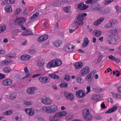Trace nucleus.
Instances as JSON below:
<instances>
[{"mask_svg": "<svg viewBox=\"0 0 121 121\" xmlns=\"http://www.w3.org/2000/svg\"><path fill=\"white\" fill-rule=\"evenodd\" d=\"M87 15L86 13H83L79 14L77 18L75 23L78 25H82L83 24V20L84 19V17Z\"/></svg>", "mask_w": 121, "mask_h": 121, "instance_id": "7ed1b4c3", "label": "nucleus"}, {"mask_svg": "<svg viewBox=\"0 0 121 121\" xmlns=\"http://www.w3.org/2000/svg\"><path fill=\"white\" fill-rule=\"evenodd\" d=\"M15 22L17 23L20 26H23V24L26 22L25 19L23 17H21L16 19L14 21Z\"/></svg>", "mask_w": 121, "mask_h": 121, "instance_id": "0eeeda50", "label": "nucleus"}, {"mask_svg": "<svg viewBox=\"0 0 121 121\" xmlns=\"http://www.w3.org/2000/svg\"><path fill=\"white\" fill-rule=\"evenodd\" d=\"M21 11V10L20 9L17 8L14 11V13L15 14H18L20 13Z\"/></svg>", "mask_w": 121, "mask_h": 121, "instance_id": "a18cd8bd", "label": "nucleus"}, {"mask_svg": "<svg viewBox=\"0 0 121 121\" xmlns=\"http://www.w3.org/2000/svg\"><path fill=\"white\" fill-rule=\"evenodd\" d=\"M73 118V116L72 115L68 116L66 117L67 120H69L72 119Z\"/></svg>", "mask_w": 121, "mask_h": 121, "instance_id": "69168bd1", "label": "nucleus"}, {"mask_svg": "<svg viewBox=\"0 0 121 121\" xmlns=\"http://www.w3.org/2000/svg\"><path fill=\"white\" fill-rule=\"evenodd\" d=\"M77 81L78 83H81L83 82V81L82 78H78L77 79Z\"/></svg>", "mask_w": 121, "mask_h": 121, "instance_id": "bf43d9fd", "label": "nucleus"}, {"mask_svg": "<svg viewBox=\"0 0 121 121\" xmlns=\"http://www.w3.org/2000/svg\"><path fill=\"white\" fill-rule=\"evenodd\" d=\"M7 4H8V0L4 1L1 3V4L2 5H6Z\"/></svg>", "mask_w": 121, "mask_h": 121, "instance_id": "052dcab7", "label": "nucleus"}, {"mask_svg": "<svg viewBox=\"0 0 121 121\" xmlns=\"http://www.w3.org/2000/svg\"><path fill=\"white\" fill-rule=\"evenodd\" d=\"M62 43V41L61 40H58L55 42L54 44L56 46L58 47Z\"/></svg>", "mask_w": 121, "mask_h": 121, "instance_id": "7c9ffc66", "label": "nucleus"}, {"mask_svg": "<svg viewBox=\"0 0 121 121\" xmlns=\"http://www.w3.org/2000/svg\"><path fill=\"white\" fill-rule=\"evenodd\" d=\"M114 0H106L105 3V4H109L112 2Z\"/></svg>", "mask_w": 121, "mask_h": 121, "instance_id": "4d7b16f0", "label": "nucleus"}, {"mask_svg": "<svg viewBox=\"0 0 121 121\" xmlns=\"http://www.w3.org/2000/svg\"><path fill=\"white\" fill-rule=\"evenodd\" d=\"M68 84L66 82H63L60 84V86L61 88H65L68 86Z\"/></svg>", "mask_w": 121, "mask_h": 121, "instance_id": "2f4dec72", "label": "nucleus"}, {"mask_svg": "<svg viewBox=\"0 0 121 121\" xmlns=\"http://www.w3.org/2000/svg\"><path fill=\"white\" fill-rule=\"evenodd\" d=\"M48 38H38L37 41L38 42H43L46 40Z\"/></svg>", "mask_w": 121, "mask_h": 121, "instance_id": "3c124183", "label": "nucleus"}, {"mask_svg": "<svg viewBox=\"0 0 121 121\" xmlns=\"http://www.w3.org/2000/svg\"><path fill=\"white\" fill-rule=\"evenodd\" d=\"M108 58L109 59L112 60H113L115 59V57L112 55H110L108 56Z\"/></svg>", "mask_w": 121, "mask_h": 121, "instance_id": "774afa93", "label": "nucleus"}, {"mask_svg": "<svg viewBox=\"0 0 121 121\" xmlns=\"http://www.w3.org/2000/svg\"><path fill=\"white\" fill-rule=\"evenodd\" d=\"M70 9V8L69 7H66L64 8H63V9L64 10L65 12V13H69Z\"/></svg>", "mask_w": 121, "mask_h": 121, "instance_id": "de8ad7c7", "label": "nucleus"}, {"mask_svg": "<svg viewBox=\"0 0 121 121\" xmlns=\"http://www.w3.org/2000/svg\"><path fill=\"white\" fill-rule=\"evenodd\" d=\"M121 32V29L120 27H117L115 29L114 32L115 34H118Z\"/></svg>", "mask_w": 121, "mask_h": 121, "instance_id": "72a5a7b5", "label": "nucleus"}, {"mask_svg": "<svg viewBox=\"0 0 121 121\" xmlns=\"http://www.w3.org/2000/svg\"><path fill=\"white\" fill-rule=\"evenodd\" d=\"M41 102L46 105H50L52 103V101L50 99L46 97H43L41 99Z\"/></svg>", "mask_w": 121, "mask_h": 121, "instance_id": "6e6552de", "label": "nucleus"}, {"mask_svg": "<svg viewBox=\"0 0 121 121\" xmlns=\"http://www.w3.org/2000/svg\"><path fill=\"white\" fill-rule=\"evenodd\" d=\"M66 114V112L65 111H63L56 113L54 115L56 121H57L60 120L61 117L65 116Z\"/></svg>", "mask_w": 121, "mask_h": 121, "instance_id": "20e7f679", "label": "nucleus"}, {"mask_svg": "<svg viewBox=\"0 0 121 121\" xmlns=\"http://www.w3.org/2000/svg\"><path fill=\"white\" fill-rule=\"evenodd\" d=\"M89 43V41L88 38H85L82 44V47L83 48L86 47L88 45Z\"/></svg>", "mask_w": 121, "mask_h": 121, "instance_id": "a878e982", "label": "nucleus"}, {"mask_svg": "<svg viewBox=\"0 0 121 121\" xmlns=\"http://www.w3.org/2000/svg\"><path fill=\"white\" fill-rule=\"evenodd\" d=\"M3 71L5 73H8L10 72L11 71L10 69L7 67H5L3 69Z\"/></svg>", "mask_w": 121, "mask_h": 121, "instance_id": "a19ab883", "label": "nucleus"}, {"mask_svg": "<svg viewBox=\"0 0 121 121\" xmlns=\"http://www.w3.org/2000/svg\"><path fill=\"white\" fill-rule=\"evenodd\" d=\"M53 60L55 67H58L60 66L62 64L61 61L59 59L56 58Z\"/></svg>", "mask_w": 121, "mask_h": 121, "instance_id": "4468645a", "label": "nucleus"}, {"mask_svg": "<svg viewBox=\"0 0 121 121\" xmlns=\"http://www.w3.org/2000/svg\"><path fill=\"white\" fill-rule=\"evenodd\" d=\"M103 58V55L102 54L100 55V56H99L98 58L97 59L98 61L99 62Z\"/></svg>", "mask_w": 121, "mask_h": 121, "instance_id": "6e6d98bb", "label": "nucleus"}, {"mask_svg": "<svg viewBox=\"0 0 121 121\" xmlns=\"http://www.w3.org/2000/svg\"><path fill=\"white\" fill-rule=\"evenodd\" d=\"M33 103L31 101H24L23 102V104L26 106L31 105Z\"/></svg>", "mask_w": 121, "mask_h": 121, "instance_id": "f704fd0d", "label": "nucleus"}, {"mask_svg": "<svg viewBox=\"0 0 121 121\" xmlns=\"http://www.w3.org/2000/svg\"><path fill=\"white\" fill-rule=\"evenodd\" d=\"M57 107L54 105L49 107H42V110L48 113H53L56 112L58 110Z\"/></svg>", "mask_w": 121, "mask_h": 121, "instance_id": "f257e3e1", "label": "nucleus"}, {"mask_svg": "<svg viewBox=\"0 0 121 121\" xmlns=\"http://www.w3.org/2000/svg\"><path fill=\"white\" fill-rule=\"evenodd\" d=\"M25 111L30 116H32L35 113L33 110H32V108H28L25 109Z\"/></svg>", "mask_w": 121, "mask_h": 121, "instance_id": "f3484780", "label": "nucleus"}, {"mask_svg": "<svg viewBox=\"0 0 121 121\" xmlns=\"http://www.w3.org/2000/svg\"><path fill=\"white\" fill-rule=\"evenodd\" d=\"M117 109V106H114L106 112V113H110L115 111Z\"/></svg>", "mask_w": 121, "mask_h": 121, "instance_id": "bb28decb", "label": "nucleus"}, {"mask_svg": "<svg viewBox=\"0 0 121 121\" xmlns=\"http://www.w3.org/2000/svg\"><path fill=\"white\" fill-rule=\"evenodd\" d=\"M54 115V116H51L49 117V120L51 121H56Z\"/></svg>", "mask_w": 121, "mask_h": 121, "instance_id": "37998d69", "label": "nucleus"}, {"mask_svg": "<svg viewBox=\"0 0 121 121\" xmlns=\"http://www.w3.org/2000/svg\"><path fill=\"white\" fill-rule=\"evenodd\" d=\"M4 9L5 11L7 12H9L12 11V9L11 6L10 5H8L6 6Z\"/></svg>", "mask_w": 121, "mask_h": 121, "instance_id": "c756f323", "label": "nucleus"}, {"mask_svg": "<svg viewBox=\"0 0 121 121\" xmlns=\"http://www.w3.org/2000/svg\"><path fill=\"white\" fill-rule=\"evenodd\" d=\"M38 80L41 83L45 84L48 82V78L47 77H39Z\"/></svg>", "mask_w": 121, "mask_h": 121, "instance_id": "9d476101", "label": "nucleus"}, {"mask_svg": "<svg viewBox=\"0 0 121 121\" xmlns=\"http://www.w3.org/2000/svg\"><path fill=\"white\" fill-rule=\"evenodd\" d=\"M82 114L83 118L86 121H89L92 118V116L88 109H83Z\"/></svg>", "mask_w": 121, "mask_h": 121, "instance_id": "f03ea898", "label": "nucleus"}, {"mask_svg": "<svg viewBox=\"0 0 121 121\" xmlns=\"http://www.w3.org/2000/svg\"><path fill=\"white\" fill-rule=\"evenodd\" d=\"M30 56L28 55H23L20 57L21 59L23 60H26L30 59Z\"/></svg>", "mask_w": 121, "mask_h": 121, "instance_id": "393cba45", "label": "nucleus"}, {"mask_svg": "<svg viewBox=\"0 0 121 121\" xmlns=\"http://www.w3.org/2000/svg\"><path fill=\"white\" fill-rule=\"evenodd\" d=\"M92 33L96 37H98L100 36L101 34V31L98 30H94Z\"/></svg>", "mask_w": 121, "mask_h": 121, "instance_id": "4be33fe9", "label": "nucleus"}, {"mask_svg": "<svg viewBox=\"0 0 121 121\" xmlns=\"http://www.w3.org/2000/svg\"><path fill=\"white\" fill-rule=\"evenodd\" d=\"M66 48H67L68 51H72L75 48L74 45L69 44L67 45L66 46Z\"/></svg>", "mask_w": 121, "mask_h": 121, "instance_id": "5701e85b", "label": "nucleus"}, {"mask_svg": "<svg viewBox=\"0 0 121 121\" xmlns=\"http://www.w3.org/2000/svg\"><path fill=\"white\" fill-rule=\"evenodd\" d=\"M93 1V0H87L86 3L87 4H92Z\"/></svg>", "mask_w": 121, "mask_h": 121, "instance_id": "338daca9", "label": "nucleus"}, {"mask_svg": "<svg viewBox=\"0 0 121 121\" xmlns=\"http://www.w3.org/2000/svg\"><path fill=\"white\" fill-rule=\"evenodd\" d=\"M63 0H56L53 3V5L57 7L62 3L64 2Z\"/></svg>", "mask_w": 121, "mask_h": 121, "instance_id": "6ab92c4d", "label": "nucleus"}, {"mask_svg": "<svg viewBox=\"0 0 121 121\" xmlns=\"http://www.w3.org/2000/svg\"><path fill=\"white\" fill-rule=\"evenodd\" d=\"M117 39H116V38H110L109 40H108L107 43L108 44H116L117 42Z\"/></svg>", "mask_w": 121, "mask_h": 121, "instance_id": "412c9836", "label": "nucleus"}, {"mask_svg": "<svg viewBox=\"0 0 121 121\" xmlns=\"http://www.w3.org/2000/svg\"><path fill=\"white\" fill-rule=\"evenodd\" d=\"M90 71V69L89 67L86 66L83 68L80 71L79 75L82 77L85 76Z\"/></svg>", "mask_w": 121, "mask_h": 121, "instance_id": "423d86ee", "label": "nucleus"}, {"mask_svg": "<svg viewBox=\"0 0 121 121\" xmlns=\"http://www.w3.org/2000/svg\"><path fill=\"white\" fill-rule=\"evenodd\" d=\"M24 73H25L26 74L27 73H28L29 70L27 67H26L24 69Z\"/></svg>", "mask_w": 121, "mask_h": 121, "instance_id": "680f3d73", "label": "nucleus"}, {"mask_svg": "<svg viewBox=\"0 0 121 121\" xmlns=\"http://www.w3.org/2000/svg\"><path fill=\"white\" fill-rule=\"evenodd\" d=\"M88 5L84 4L83 3H79L77 6L78 8L80 10H84L88 8Z\"/></svg>", "mask_w": 121, "mask_h": 121, "instance_id": "9b49d317", "label": "nucleus"}, {"mask_svg": "<svg viewBox=\"0 0 121 121\" xmlns=\"http://www.w3.org/2000/svg\"><path fill=\"white\" fill-rule=\"evenodd\" d=\"M86 89L87 90V91L86 92V94H87L91 92V87L90 86H87V87Z\"/></svg>", "mask_w": 121, "mask_h": 121, "instance_id": "864d4df0", "label": "nucleus"}, {"mask_svg": "<svg viewBox=\"0 0 121 121\" xmlns=\"http://www.w3.org/2000/svg\"><path fill=\"white\" fill-rule=\"evenodd\" d=\"M3 85L7 86L11 85L12 83V81L9 79H7L3 80L2 82Z\"/></svg>", "mask_w": 121, "mask_h": 121, "instance_id": "ddd939ff", "label": "nucleus"}, {"mask_svg": "<svg viewBox=\"0 0 121 121\" xmlns=\"http://www.w3.org/2000/svg\"><path fill=\"white\" fill-rule=\"evenodd\" d=\"M49 36L48 35L45 34H44L42 35L40 37H39V38H48Z\"/></svg>", "mask_w": 121, "mask_h": 121, "instance_id": "5fc2aeb1", "label": "nucleus"}, {"mask_svg": "<svg viewBox=\"0 0 121 121\" xmlns=\"http://www.w3.org/2000/svg\"><path fill=\"white\" fill-rule=\"evenodd\" d=\"M104 18L103 17L99 18L97 20L95 21L94 23V25L96 26L99 25L104 20Z\"/></svg>", "mask_w": 121, "mask_h": 121, "instance_id": "a211bd4d", "label": "nucleus"}, {"mask_svg": "<svg viewBox=\"0 0 121 121\" xmlns=\"http://www.w3.org/2000/svg\"><path fill=\"white\" fill-rule=\"evenodd\" d=\"M101 108L103 109H105L106 108V107L104 102H103L102 103L101 105Z\"/></svg>", "mask_w": 121, "mask_h": 121, "instance_id": "e2e57ef3", "label": "nucleus"}, {"mask_svg": "<svg viewBox=\"0 0 121 121\" xmlns=\"http://www.w3.org/2000/svg\"><path fill=\"white\" fill-rule=\"evenodd\" d=\"M8 4H13L15 2L14 0H8Z\"/></svg>", "mask_w": 121, "mask_h": 121, "instance_id": "13d9d810", "label": "nucleus"}, {"mask_svg": "<svg viewBox=\"0 0 121 121\" xmlns=\"http://www.w3.org/2000/svg\"><path fill=\"white\" fill-rule=\"evenodd\" d=\"M96 70H93L86 77V78L87 79V81H88L89 83L90 84H91L90 82L91 81L89 80L92 79V78L94 76V74L96 73Z\"/></svg>", "mask_w": 121, "mask_h": 121, "instance_id": "1a4fd4ad", "label": "nucleus"}, {"mask_svg": "<svg viewBox=\"0 0 121 121\" xmlns=\"http://www.w3.org/2000/svg\"><path fill=\"white\" fill-rule=\"evenodd\" d=\"M35 87H31L28 88L26 91L27 93L29 95L33 94L35 92V90H36L35 89Z\"/></svg>", "mask_w": 121, "mask_h": 121, "instance_id": "2eb2a0df", "label": "nucleus"}, {"mask_svg": "<svg viewBox=\"0 0 121 121\" xmlns=\"http://www.w3.org/2000/svg\"><path fill=\"white\" fill-rule=\"evenodd\" d=\"M37 65L38 66L40 67L44 65V64L42 60H41L38 61L37 63Z\"/></svg>", "mask_w": 121, "mask_h": 121, "instance_id": "79ce46f5", "label": "nucleus"}, {"mask_svg": "<svg viewBox=\"0 0 121 121\" xmlns=\"http://www.w3.org/2000/svg\"><path fill=\"white\" fill-rule=\"evenodd\" d=\"M95 117L96 119L100 120L102 118L103 116L100 114H98L96 115Z\"/></svg>", "mask_w": 121, "mask_h": 121, "instance_id": "49530a36", "label": "nucleus"}, {"mask_svg": "<svg viewBox=\"0 0 121 121\" xmlns=\"http://www.w3.org/2000/svg\"><path fill=\"white\" fill-rule=\"evenodd\" d=\"M11 60L10 59H7L3 60L2 61V63L4 65H6L9 64L11 62Z\"/></svg>", "mask_w": 121, "mask_h": 121, "instance_id": "473e14b6", "label": "nucleus"}, {"mask_svg": "<svg viewBox=\"0 0 121 121\" xmlns=\"http://www.w3.org/2000/svg\"><path fill=\"white\" fill-rule=\"evenodd\" d=\"M49 77L55 79H58L59 78V76L53 73L49 75Z\"/></svg>", "mask_w": 121, "mask_h": 121, "instance_id": "c85d7f7f", "label": "nucleus"}, {"mask_svg": "<svg viewBox=\"0 0 121 121\" xmlns=\"http://www.w3.org/2000/svg\"><path fill=\"white\" fill-rule=\"evenodd\" d=\"M112 94L113 95V96L114 98H117L121 97V95L118 93H114L113 92L112 93Z\"/></svg>", "mask_w": 121, "mask_h": 121, "instance_id": "c9c22d12", "label": "nucleus"}, {"mask_svg": "<svg viewBox=\"0 0 121 121\" xmlns=\"http://www.w3.org/2000/svg\"><path fill=\"white\" fill-rule=\"evenodd\" d=\"M33 34V33L31 30H27L22 33L21 35L23 36H27L31 35Z\"/></svg>", "mask_w": 121, "mask_h": 121, "instance_id": "b1692460", "label": "nucleus"}, {"mask_svg": "<svg viewBox=\"0 0 121 121\" xmlns=\"http://www.w3.org/2000/svg\"><path fill=\"white\" fill-rule=\"evenodd\" d=\"M17 96L16 94L14 93H12L9 96V98L11 99H14Z\"/></svg>", "mask_w": 121, "mask_h": 121, "instance_id": "e433bc0d", "label": "nucleus"}, {"mask_svg": "<svg viewBox=\"0 0 121 121\" xmlns=\"http://www.w3.org/2000/svg\"><path fill=\"white\" fill-rule=\"evenodd\" d=\"M100 9V6L99 4L97 3L95 4V7L94 8V11H97L99 10Z\"/></svg>", "mask_w": 121, "mask_h": 121, "instance_id": "58836bf2", "label": "nucleus"}, {"mask_svg": "<svg viewBox=\"0 0 121 121\" xmlns=\"http://www.w3.org/2000/svg\"><path fill=\"white\" fill-rule=\"evenodd\" d=\"M111 23V21H110L108 23L105 24L104 27L108 29L113 27V26Z\"/></svg>", "mask_w": 121, "mask_h": 121, "instance_id": "cd10ccee", "label": "nucleus"}, {"mask_svg": "<svg viewBox=\"0 0 121 121\" xmlns=\"http://www.w3.org/2000/svg\"><path fill=\"white\" fill-rule=\"evenodd\" d=\"M99 97V96L98 95H96L92 96V99L95 100H98V97Z\"/></svg>", "mask_w": 121, "mask_h": 121, "instance_id": "603ef678", "label": "nucleus"}, {"mask_svg": "<svg viewBox=\"0 0 121 121\" xmlns=\"http://www.w3.org/2000/svg\"><path fill=\"white\" fill-rule=\"evenodd\" d=\"M36 52V50L33 49H29L28 51V53L31 55L34 54H35Z\"/></svg>", "mask_w": 121, "mask_h": 121, "instance_id": "ea45409f", "label": "nucleus"}, {"mask_svg": "<svg viewBox=\"0 0 121 121\" xmlns=\"http://www.w3.org/2000/svg\"><path fill=\"white\" fill-rule=\"evenodd\" d=\"M64 79L66 81H69L70 79V77L68 75L66 74L65 75V77H64Z\"/></svg>", "mask_w": 121, "mask_h": 121, "instance_id": "09e8293b", "label": "nucleus"}, {"mask_svg": "<svg viewBox=\"0 0 121 121\" xmlns=\"http://www.w3.org/2000/svg\"><path fill=\"white\" fill-rule=\"evenodd\" d=\"M83 66V64L81 62H78L75 63L74 65V67L76 69L81 68Z\"/></svg>", "mask_w": 121, "mask_h": 121, "instance_id": "dca6fc26", "label": "nucleus"}, {"mask_svg": "<svg viewBox=\"0 0 121 121\" xmlns=\"http://www.w3.org/2000/svg\"><path fill=\"white\" fill-rule=\"evenodd\" d=\"M6 27L4 26L0 27V33L2 32L5 30Z\"/></svg>", "mask_w": 121, "mask_h": 121, "instance_id": "8fccbe9b", "label": "nucleus"}, {"mask_svg": "<svg viewBox=\"0 0 121 121\" xmlns=\"http://www.w3.org/2000/svg\"><path fill=\"white\" fill-rule=\"evenodd\" d=\"M15 119L17 121H22V119L20 117H16L15 118Z\"/></svg>", "mask_w": 121, "mask_h": 121, "instance_id": "0e129e2a", "label": "nucleus"}, {"mask_svg": "<svg viewBox=\"0 0 121 121\" xmlns=\"http://www.w3.org/2000/svg\"><path fill=\"white\" fill-rule=\"evenodd\" d=\"M111 23H112V26H114V25H116L118 23V21L116 19H113L111 20Z\"/></svg>", "mask_w": 121, "mask_h": 121, "instance_id": "c03bdc74", "label": "nucleus"}, {"mask_svg": "<svg viewBox=\"0 0 121 121\" xmlns=\"http://www.w3.org/2000/svg\"><path fill=\"white\" fill-rule=\"evenodd\" d=\"M12 112H13L12 110H9L4 112L3 114L4 115H10L12 114Z\"/></svg>", "mask_w": 121, "mask_h": 121, "instance_id": "4c0bfd02", "label": "nucleus"}, {"mask_svg": "<svg viewBox=\"0 0 121 121\" xmlns=\"http://www.w3.org/2000/svg\"><path fill=\"white\" fill-rule=\"evenodd\" d=\"M46 68L48 69H51L52 67H55L53 60H52L48 63L46 65Z\"/></svg>", "mask_w": 121, "mask_h": 121, "instance_id": "aec40b11", "label": "nucleus"}, {"mask_svg": "<svg viewBox=\"0 0 121 121\" xmlns=\"http://www.w3.org/2000/svg\"><path fill=\"white\" fill-rule=\"evenodd\" d=\"M76 95L78 98L83 97L85 95L84 92L82 90H80L77 91Z\"/></svg>", "mask_w": 121, "mask_h": 121, "instance_id": "f8f14e48", "label": "nucleus"}, {"mask_svg": "<svg viewBox=\"0 0 121 121\" xmlns=\"http://www.w3.org/2000/svg\"><path fill=\"white\" fill-rule=\"evenodd\" d=\"M64 95L65 98L68 100L72 101L74 98V95L72 93L66 91L64 92Z\"/></svg>", "mask_w": 121, "mask_h": 121, "instance_id": "39448f33", "label": "nucleus"}]
</instances>
